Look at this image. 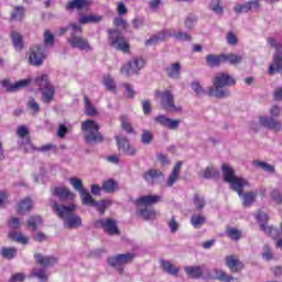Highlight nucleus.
I'll list each match as a JSON object with an SVG mask.
<instances>
[{
	"mask_svg": "<svg viewBox=\"0 0 282 282\" xmlns=\"http://www.w3.org/2000/svg\"><path fill=\"white\" fill-rule=\"evenodd\" d=\"M223 177L238 195H241V188H246V186L250 185L246 178L235 175V170L226 164L223 165Z\"/></svg>",
	"mask_w": 282,
	"mask_h": 282,
	"instance_id": "7",
	"label": "nucleus"
},
{
	"mask_svg": "<svg viewBox=\"0 0 282 282\" xmlns=\"http://www.w3.org/2000/svg\"><path fill=\"white\" fill-rule=\"evenodd\" d=\"M161 267L167 274H171L172 276H177L180 274V268L175 267L173 263L166 260L161 261Z\"/></svg>",
	"mask_w": 282,
	"mask_h": 282,
	"instance_id": "32",
	"label": "nucleus"
},
{
	"mask_svg": "<svg viewBox=\"0 0 282 282\" xmlns=\"http://www.w3.org/2000/svg\"><path fill=\"white\" fill-rule=\"evenodd\" d=\"M113 24L116 25V28H118L119 30H127V28H129V23L127 22V20H124L121 17H117L113 19Z\"/></svg>",
	"mask_w": 282,
	"mask_h": 282,
	"instance_id": "54",
	"label": "nucleus"
},
{
	"mask_svg": "<svg viewBox=\"0 0 282 282\" xmlns=\"http://www.w3.org/2000/svg\"><path fill=\"white\" fill-rule=\"evenodd\" d=\"M11 39L13 43V47L18 51L21 52L23 50V36L19 32H11Z\"/></svg>",
	"mask_w": 282,
	"mask_h": 282,
	"instance_id": "35",
	"label": "nucleus"
},
{
	"mask_svg": "<svg viewBox=\"0 0 282 282\" xmlns=\"http://www.w3.org/2000/svg\"><path fill=\"white\" fill-rule=\"evenodd\" d=\"M209 10L218 17H224V3L221 0H212L209 2Z\"/></svg>",
	"mask_w": 282,
	"mask_h": 282,
	"instance_id": "34",
	"label": "nucleus"
},
{
	"mask_svg": "<svg viewBox=\"0 0 282 282\" xmlns=\"http://www.w3.org/2000/svg\"><path fill=\"white\" fill-rule=\"evenodd\" d=\"M162 202V196L160 195H145L141 196L135 200L138 208L140 206H153V204H160Z\"/></svg>",
	"mask_w": 282,
	"mask_h": 282,
	"instance_id": "18",
	"label": "nucleus"
},
{
	"mask_svg": "<svg viewBox=\"0 0 282 282\" xmlns=\"http://www.w3.org/2000/svg\"><path fill=\"white\" fill-rule=\"evenodd\" d=\"M31 83H32V79H30V78L21 79V80L15 82V83L13 84V89H14L15 91H19V89H23V88H25V87H29V86L31 85Z\"/></svg>",
	"mask_w": 282,
	"mask_h": 282,
	"instance_id": "51",
	"label": "nucleus"
},
{
	"mask_svg": "<svg viewBox=\"0 0 282 282\" xmlns=\"http://www.w3.org/2000/svg\"><path fill=\"white\" fill-rule=\"evenodd\" d=\"M9 237L13 241H17L18 243H22V246H26V243L30 241V238H28V236H23V234L17 232V231L10 232Z\"/></svg>",
	"mask_w": 282,
	"mask_h": 282,
	"instance_id": "40",
	"label": "nucleus"
},
{
	"mask_svg": "<svg viewBox=\"0 0 282 282\" xmlns=\"http://www.w3.org/2000/svg\"><path fill=\"white\" fill-rule=\"evenodd\" d=\"M91 6L90 0H70L66 4V10H87Z\"/></svg>",
	"mask_w": 282,
	"mask_h": 282,
	"instance_id": "23",
	"label": "nucleus"
},
{
	"mask_svg": "<svg viewBox=\"0 0 282 282\" xmlns=\"http://www.w3.org/2000/svg\"><path fill=\"white\" fill-rule=\"evenodd\" d=\"M21 149L25 151V153H30L32 151H36V148L32 144V141H30V138H25L22 140Z\"/></svg>",
	"mask_w": 282,
	"mask_h": 282,
	"instance_id": "53",
	"label": "nucleus"
},
{
	"mask_svg": "<svg viewBox=\"0 0 282 282\" xmlns=\"http://www.w3.org/2000/svg\"><path fill=\"white\" fill-rule=\"evenodd\" d=\"M271 202L274 204L281 205L282 204V191L281 188H273L270 192Z\"/></svg>",
	"mask_w": 282,
	"mask_h": 282,
	"instance_id": "44",
	"label": "nucleus"
},
{
	"mask_svg": "<svg viewBox=\"0 0 282 282\" xmlns=\"http://www.w3.org/2000/svg\"><path fill=\"white\" fill-rule=\"evenodd\" d=\"M263 253H262V259L264 261H272L274 259V253H272V249L270 248V246L265 245L263 247Z\"/></svg>",
	"mask_w": 282,
	"mask_h": 282,
	"instance_id": "59",
	"label": "nucleus"
},
{
	"mask_svg": "<svg viewBox=\"0 0 282 282\" xmlns=\"http://www.w3.org/2000/svg\"><path fill=\"white\" fill-rule=\"evenodd\" d=\"M217 175H219V172L215 170L213 165H209L199 172V177H204L205 180H212V177H217Z\"/></svg>",
	"mask_w": 282,
	"mask_h": 282,
	"instance_id": "36",
	"label": "nucleus"
},
{
	"mask_svg": "<svg viewBox=\"0 0 282 282\" xmlns=\"http://www.w3.org/2000/svg\"><path fill=\"white\" fill-rule=\"evenodd\" d=\"M32 199L30 197H26L19 202L17 210L19 215H25L29 210H32Z\"/></svg>",
	"mask_w": 282,
	"mask_h": 282,
	"instance_id": "28",
	"label": "nucleus"
},
{
	"mask_svg": "<svg viewBox=\"0 0 282 282\" xmlns=\"http://www.w3.org/2000/svg\"><path fill=\"white\" fill-rule=\"evenodd\" d=\"M70 35L67 39V43L73 47V50H79L80 52H94V46L89 43V40L83 37V26L74 22L70 23Z\"/></svg>",
	"mask_w": 282,
	"mask_h": 282,
	"instance_id": "4",
	"label": "nucleus"
},
{
	"mask_svg": "<svg viewBox=\"0 0 282 282\" xmlns=\"http://www.w3.org/2000/svg\"><path fill=\"white\" fill-rule=\"evenodd\" d=\"M28 228H30L31 230H36V228H39V226H41L43 224V219L41 218V216H31L28 221Z\"/></svg>",
	"mask_w": 282,
	"mask_h": 282,
	"instance_id": "42",
	"label": "nucleus"
},
{
	"mask_svg": "<svg viewBox=\"0 0 282 282\" xmlns=\"http://www.w3.org/2000/svg\"><path fill=\"white\" fill-rule=\"evenodd\" d=\"M184 270L185 274L189 276V279H217L218 281H224V278L226 276L224 271L218 269H209L206 267V264L185 267Z\"/></svg>",
	"mask_w": 282,
	"mask_h": 282,
	"instance_id": "3",
	"label": "nucleus"
},
{
	"mask_svg": "<svg viewBox=\"0 0 282 282\" xmlns=\"http://www.w3.org/2000/svg\"><path fill=\"white\" fill-rule=\"evenodd\" d=\"M166 39H175L176 41L187 42L191 41L192 36L189 33L182 30L177 31L175 29H166L147 40L145 45L148 47L151 45H158V43H162V41H166Z\"/></svg>",
	"mask_w": 282,
	"mask_h": 282,
	"instance_id": "5",
	"label": "nucleus"
},
{
	"mask_svg": "<svg viewBox=\"0 0 282 282\" xmlns=\"http://www.w3.org/2000/svg\"><path fill=\"white\" fill-rule=\"evenodd\" d=\"M156 98H160L161 107L169 113H180L182 107L175 105V96L170 89L163 91H156Z\"/></svg>",
	"mask_w": 282,
	"mask_h": 282,
	"instance_id": "9",
	"label": "nucleus"
},
{
	"mask_svg": "<svg viewBox=\"0 0 282 282\" xmlns=\"http://www.w3.org/2000/svg\"><path fill=\"white\" fill-rule=\"evenodd\" d=\"M108 42L110 47H113L119 52H123L124 54L129 52V43L127 42L124 36H122L120 32H118V30H108Z\"/></svg>",
	"mask_w": 282,
	"mask_h": 282,
	"instance_id": "10",
	"label": "nucleus"
},
{
	"mask_svg": "<svg viewBox=\"0 0 282 282\" xmlns=\"http://www.w3.org/2000/svg\"><path fill=\"white\" fill-rule=\"evenodd\" d=\"M254 166H259L260 169H262V171H265L267 173H274V166L265 162L256 161Z\"/></svg>",
	"mask_w": 282,
	"mask_h": 282,
	"instance_id": "60",
	"label": "nucleus"
},
{
	"mask_svg": "<svg viewBox=\"0 0 282 282\" xmlns=\"http://www.w3.org/2000/svg\"><path fill=\"white\" fill-rule=\"evenodd\" d=\"M82 131H84L86 144H100L104 140L102 134L100 133V126L94 120L82 122Z\"/></svg>",
	"mask_w": 282,
	"mask_h": 282,
	"instance_id": "6",
	"label": "nucleus"
},
{
	"mask_svg": "<svg viewBox=\"0 0 282 282\" xmlns=\"http://www.w3.org/2000/svg\"><path fill=\"white\" fill-rule=\"evenodd\" d=\"M119 259L121 261V265H127L129 263H133V259H135V254L134 253H123V254H118Z\"/></svg>",
	"mask_w": 282,
	"mask_h": 282,
	"instance_id": "48",
	"label": "nucleus"
},
{
	"mask_svg": "<svg viewBox=\"0 0 282 282\" xmlns=\"http://www.w3.org/2000/svg\"><path fill=\"white\" fill-rule=\"evenodd\" d=\"M194 205L197 210H203L204 206H206V199L203 196L195 195L194 196Z\"/></svg>",
	"mask_w": 282,
	"mask_h": 282,
	"instance_id": "58",
	"label": "nucleus"
},
{
	"mask_svg": "<svg viewBox=\"0 0 282 282\" xmlns=\"http://www.w3.org/2000/svg\"><path fill=\"white\" fill-rule=\"evenodd\" d=\"M51 208L54 210L57 217H59V219H63L64 228L68 230H74L83 226V219L80 218V216L74 214V212L76 210L75 205H58V203L51 200Z\"/></svg>",
	"mask_w": 282,
	"mask_h": 282,
	"instance_id": "1",
	"label": "nucleus"
},
{
	"mask_svg": "<svg viewBox=\"0 0 282 282\" xmlns=\"http://www.w3.org/2000/svg\"><path fill=\"white\" fill-rule=\"evenodd\" d=\"M52 195L58 197L61 202H73L74 197H76L69 187H55L52 189Z\"/></svg>",
	"mask_w": 282,
	"mask_h": 282,
	"instance_id": "15",
	"label": "nucleus"
},
{
	"mask_svg": "<svg viewBox=\"0 0 282 282\" xmlns=\"http://www.w3.org/2000/svg\"><path fill=\"white\" fill-rule=\"evenodd\" d=\"M104 85L109 89V91H116V82H113L111 76L107 75L104 77Z\"/></svg>",
	"mask_w": 282,
	"mask_h": 282,
	"instance_id": "57",
	"label": "nucleus"
},
{
	"mask_svg": "<svg viewBox=\"0 0 282 282\" xmlns=\"http://www.w3.org/2000/svg\"><path fill=\"white\" fill-rule=\"evenodd\" d=\"M191 87L193 91H195L196 96H204V94L208 95V90H204V87H202V84H199V82H193L191 84Z\"/></svg>",
	"mask_w": 282,
	"mask_h": 282,
	"instance_id": "52",
	"label": "nucleus"
},
{
	"mask_svg": "<svg viewBox=\"0 0 282 282\" xmlns=\"http://www.w3.org/2000/svg\"><path fill=\"white\" fill-rule=\"evenodd\" d=\"M116 140L119 147V151H122L126 153V155H135V153H138V150L131 147L127 137H116Z\"/></svg>",
	"mask_w": 282,
	"mask_h": 282,
	"instance_id": "17",
	"label": "nucleus"
},
{
	"mask_svg": "<svg viewBox=\"0 0 282 282\" xmlns=\"http://www.w3.org/2000/svg\"><path fill=\"white\" fill-rule=\"evenodd\" d=\"M165 73L169 76V78H173L174 80L180 79V76L182 74V64H180V62L170 64L165 68Z\"/></svg>",
	"mask_w": 282,
	"mask_h": 282,
	"instance_id": "20",
	"label": "nucleus"
},
{
	"mask_svg": "<svg viewBox=\"0 0 282 282\" xmlns=\"http://www.w3.org/2000/svg\"><path fill=\"white\" fill-rule=\"evenodd\" d=\"M226 264L231 272H239L243 270V262L235 256H228L226 258Z\"/></svg>",
	"mask_w": 282,
	"mask_h": 282,
	"instance_id": "22",
	"label": "nucleus"
},
{
	"mask_svg": "<svg viewBox=\"0 0 282 282\" xmlns=\"http://www.w3.org/2000/svg\"><path fill=\"white\" fill-rule=\"evenodd\" d=\"M28 109H31L33 113H39L41 107L39 106V102L33 98H29V101L26 104Z\"/></svg>",
	"mask_w": 282,
	"mask_h": 282,
	"instance_id": "56",
	"label": "nucleus"
},
{
	"mask_svg": "<svg viewBox=\"0 0 282 282\" xmlns=\"http://www.w3.org/2000/svg\"><path fill=\"white\" fill-rule=\"evenodd\" d=\"M141 142L142 144H145V147H148V144H151V142H153V133H151V131L149 130H143L141 134Z\"/></svg>",
	"mask_w": 282,
	"mask_h": 282,
	"instance_id": "50",
	"label": "nucleus"
},
{
	"mask_svg": "<svg viewBox=\"0 0 282 282\" xmlns=\"http://www.w3.org/2000/svg\"><path fill=\"white\" fill-rule=\"evenodd\" d=\"M154 121L158 122V124H161V127H165L166 129H171L174 131L180 127V119H171L164 115H159L154 118Z\"/></svg>",
	"mask_w": 282,
	"mask_h": 282,
	"instance_id": "16",
	"label": "nucleus"
},
{
	"mask_svg": "<svg viewBox=\"0 0 282 282\" xmlns=\"http://www.w3.org/2000/svg\"><path fill=\"white\" fill-rule=\"evenodd\" d=\"M243 61L242 55H237L235 53L223 54V63H228L229 65H239Z\"/></svg>",
	"mask_w": 282,
	"mask_h": 282,
	"instance_id": "31",
	"label": "nucleus"
},
{
	"mask_svg": "<svg viewBox=\"0 0 282 282\" xmlns=\"http://www.w3.org/2000/svg\"><path fill=\"white\" fill-rule=\"evenodd\" d=\"M162 175V171L160 170H148L142 174L143 180L149 184L150 186H153L155 182H158V178Z\"/></svg>",
	"mask_w": 282,
	"mask_h": 282,
	"instance_id": "24",
	"label": "nucleus"
},
{
	"mask_svg": "<svg viewBox=\"0 0 282 282\" xmlns=\"http://www.w3.org/2000/svg\"><path fill=\"white\" fill-rule=\"evenodd\" d=\"M34 82L37 87H40L42 102H44V105H50L52 100H54V96L56 94V88H54V85L50 83V77L47 75H40L34 79Z\"/></svg>",
	"mask_w": 282,
	"mask_h": 282,
	"instance_id": "8",
	"label": "nucleus"
},
{
	"mask_svg": "<svg viewBox=\"0 0 282 282\" xmlns=\"http://www.w3.org/2000/svg\"><path fill=\"white\" fill-rule=\"evenodd\" d=\"M45 48L41 45H33L29 51V64L34 67H41L43 65V61H45Z\"/></svg>",
	"mask_w": 282,
	"mask_h": 282,
	"instance_id": "11",
	"label": "nucleus"
},
{
	"mask_svg": "<svg viewBox=\"0 0 282 282\" xmlns=\"http://www.w3.org/2000/svg\"><path fill=\"white\" fill-rule=\"evenodd\" d=\"M80 198H82V204H84L85 206H93L94 204H96V199H94V197H91V194H89V191L84 189L79 193Z\"/></svg>",
	"mask_w": 282,
	"mask_h": 282,
	"instance_id": "39",
	"label": "nucleus"
},
{
	"mask_svg": "<svg viewBox=\"0 0 282 282\" xmlns=\"http://www.w3.org/2000/svg\"><path fill=\"white\" fill-rule=\"evenodd\" d=\"M111 206V200L104 199L100 202L95 200V204L93 205V208H96L99 213V215H105V210H107Z\"/></svg>",
	"mask_w": 282,
	"mask_h": 282,
	"instance_id": "37",
	"label": "nucleus"
},
{
	"mask_svg": "<svg viewBox=\"0 0 282 282\" xmlns=\"http://www.w3.org/2000/svg\"><path fill=\"white\" fill-rule=\"evenodd\" d=\"M237 82L228 73H219L214 78V86L207 88V96L212 98H230V90L226 87L236 85Z\"/></svg>",
	"mask_w": 282,
	"mask_h": 282,
	"instance_id": "2",
	"label": "nucleus"
},
{
	"mask_svg": "<svg viewBox=\"0 0 282 282\" xmlns=\"http://www.w3.org/2000/svg\"><path fill=\"white\" fill-rule=\"evenodd\" d=\"M259 122L265 129L279 133L282 131V123L280 120L274 119L273 117H260Z\"/></svg>",
	"mask_w": 282,
	"mask_h": 282,
	"instance_id": "14",
	"label": "nucleus"
},
{
	"mask_svg": "<svg viewBox=\"0 0 282 282\" xmlns=\"http://www.w3.org/2000/svg\"><path fill=\"white\" fill-rule=\"evenodd\" d=\"M121 129L127 131L128 133H133V127L131 126V121H129V117L127 115H122L120 117Z\"/></svg>",
	"mask_w": 282,
	"mask_h": 282,
	"instance_id": "43",
	"label": "nucleus"
},
{
	"mask_svg": "<svg viewBox=\"0 0 282 282\" xmlns=\"http://www.w3.org/2000/svg\"><path fill=\"white\" fill-rule=\"evenodd\" d=\"M268 43L270 44V47H273L276 51L275 54H279L281 56V54H282V44L279 43L276 40H274L272 37L268 39Z\"/></svg>",
	"mask_w": 282,
	"mask_h": 282,
	"instance_id": "62",
	"label": "nucleus"
},
{
	"mask_svg": "<svg viewBox=\"0 0 282 282\" xmlns=\"http://www.w3.org/2000/svg\"><path fill=\"white\" fill-rule=\"evenodd\" d=\"M227 236L232 241H239V239H241V231L237 228H228L227 229Z\"/></svg>",
	"mask_w": 282,
	"mask_h": 282,
	"instance_id": "49",
	"label": "nucleus"
},
{
	"mask_svg": "<svg viewBox=\"0 0 282 282\" xmlns=\"http://www.w3.org/2000/svg\"><path fill=\"white\" fill-rule=\"evenodd\" d=\"M108 264L110 265V268H113L115 270H117V272H119V274H122V272H124V267L120 260V256H115L108 259Z\"/></svg>",
	"mask_w": 282,
	"mask_h": 282,
	"instance_id": "33",
	"label": "nucleus"
},
{
	"mask_svg": "<svg viewBox=\"0 0 282 282\" xmlns=\"http://www.w3.org/2000/svg\"><path fill=\"white\" fill-rule=\"evenodd\" d=\"M205 61L208 67H219L221 63H224V54H220V55L209 54L206 56Z\"/></svg>",
	"mask_w": 282,
	"mask_h": 282,
	"instance_id": "27",
	"label": "nucleus"
},
{
	"mask_svg": "<svg viewBox=\"0 0 282 282\" xmlns=\"http://www.w3.org/2000/svg\"><path fill=\"white\" fill-rule=\"evenodd\" d=\"M101 189L105 191V193H116V191H118V184L112 178H109L104 181Z\"/></svg>",
	"mask_w": 282,
	"mask_h": 282,
	"instance_id": "38",
	"label": "nucleus"
},
{
	"mask_svg": "<svg viewBox=\"0 0 282 282\" xmlns=\"http://www.w3.org/2000/svg\"><path fill=\"white\" fill-rule=\"evenodd\" d=\"M182 171V161H178L175 166L172 170V173L170 174L167 181H166V186L171 188L175 182L180 180V173Z\"/></svg>",
	"mask_w": 282,
	"mask_h": 282,
	"instance_id": "25",
	"label": "nucleus"
},
{
	"mask_svg": "<svg viewBox=\"0 0 282 282\" xmlns=\"http://www.w3.org/2000/svg\"><path fill=\"white\" fill-rule=\"evenodd\" d=\"M142 67H144V58L134 57L121 67L120 73L123 76H131V74H138Z\"/></svg>",
	"mask_w": 282,
	"mask_h": 282,
	"instance_id": "12",
	"label": "nucleus"
},
{
	"mask_svg": "<svg viewBox=\"0 0 282 282\" xmlns=\"http://www.w3.org/2000/svg\"><path fill=\"white\" fill-rule=\"evenodd\" d=\"M269 219H270V218L268 217V214H265V212H258V214H257V220L259 221L260 226H261L262 224L268 225V220H269Z\"/></svg>",
	"mask_w": 282,
	"mask_h": 282,
	"instance_id": "64",
	"label": "nucleus"
},
{
	"mask_svg": "<svg viewBox=\"0 0 282 282\" xmlns=\"http://www.w3.org/2000/svg\"><path fill=\"white\" fill-rule=\"evenodd\" d=\"M270 76H274V74H282V56L278 53L273 55V61L269 65L268 69Z\"/></svg>",
	"mask_w": 282,
	"mask_h": 282,
	"instance_id": "19",
	"label": "nucleus"
},
{
	"mask_svg": "<svg viewBox=\"0 0 282 282\" xmlns=\"http://www.w3.org/2000/svg\"><path fill=\"white\" fill-rule=\"evenodd\" d=\"M122 87L126 89L127 98H135V90L133 89V86H131L130 84H123Z\"/></svg>",
	"mask_w": 282,
	"mask_h": 282,
	"instance_id": "63",
	"label": "nucleus"
},
{
	"mask_svg": "<svg viewBox=\"0 0 282 282\" xmlns=\"http://www.w3.org/2000/svg\"><path fill=\"white\" fill-rule=\"evenodd\" d=\"M17 248L14 247H8V248H2L1 250V256L3 257V259H14V257H17Z\"/></svg>",
	"mask_w": 282,
	"mask_h": 282,
	"instance_id": "46",
	"label": "nucleus"
},
{
	"mask_svg": "<svg viewBox=\"0 0 282 282\" xmlns=\"http://www.w3.org/2000/svg\"><path fill=\"white\" fill-rule=\"evenodd\" d=\"M137 215H139V217H142V219H144L145 221L155 219V217L158 216V214L155 213V209H151L147 207L138 209Z\"/></svg>",
	"mask_w": 282,
	"mask_h": 282,
	"instance_id": "30",
	"label": "nucleus"
},
{
	"mask_svg": "<svg viewBox=\"0 0 282 282\" xmlns=\"http://www.w3.org/2000/svg\"><path fill=\"white\" fill-rule=\"evenodd\" d=\"M79 23H82V25H87V23H100V21H102V15H98V14H88V15H79L78 19Z\"/></svg>",
	"mask_w": 282,
	"mask_h": 282,
	"instance_id": "29",
	"label": "nucleus"
},
{
	"mask_svg": "<svg viewBox=\"0 0 282 282\" xmlns=\"http://www.w3.org/2000/svg\"><path fill=\"white\" fill-rule=\"evenodd\" d=\"M95 228H102L108 235H120L116 220L111 218L98 219L95 221Z\"/></svg>",
	"mask_w": 282,
	"mask_h": 282,
	"instance_id": "13",
	"label": "nucleus"
},
{
	"mask_svg": "<svg viewBox=\"0 0 282 282\" xmlns=\"http://www.w3.org/2000/svg\"><path fill=\"white\" fill-rule=\"evenodd\" d=\"M258 195L257 192H247L243 194V187H241V195H239V197L242 199V206L245 208H250V206L254 204Z\"/></svg>",
	"mask_w": 282,
	"mask_h": 282,
	"instance_id": "21",
	"label": "nucleus"
},
{
	"mask_svg": "<svg viewBox=\"0 0 282 282\" xmlns=\"http://www.w3.org/2000/svg\"><path fill=\"white\" fill-rule=\"evenodd\" d=\"M54 34L48 30L44 31V45H46V47H52L54 45Z\"/></svg>",
	"mask_w": 282,
	"mask_h": 282,
	"instance_id": "55",
	"label": "nucleus"
},
{
	"mask_svg": "<svg viewBox=\"0 0 282 282\" xmlns=\"http://www.w3.org/2000/svg\"><path fill=\"white\" fill-rule=\"evenodd\" d=\"M69 184H72L74 191H77V193H83V191H85V188L83 187V180L78 178V177H70L69 178Z\"/></svg>",
	"mask_w": 282,
	"mask_h": 282,
	"instance_id": "47",
	"label": "nucleus"
},
{
	"mask_svg": "<svg viewBox=\"0 0 282 282\" xmlns=\"http://www.w3.org/2000/svg\"><path fill=\"white\" fill-rule=\"evenodd\" d=\"M191 224L194 228H202L206 224V217L202 215H193L191 218Z\"/></svg>",
	"mask_w": 282,
	"mask_h": 282,
	"instance_id": "45",
	"label": "nucleus"
},
{
	"mask_svg": "<svg viewBox=\"0 0 282 282\" xmlns=\"http://www.w3.org/2000/svg\"><path fill=\"white\" fill-rule=\"evenodd\" d=\"M23 19H25V7L14 6L10 13V20L21 22Z\"/></svg>",
	"mask_w": 282,
	"mask_h": 282,
	"instance_id": "26",
	"label": "nucleus"
},
{
	"mask_svg": "<svg viewBox=\"0 0 282 282\" xmlns=\"http://www.w3.org/2000/svg\"><path fill=\"white\" fill-rule=\"evenodd\" d=\"M195 23H197V17H195L194 14H189L186 17L185 28H187V30H193V28H195Z\"/></svg>",
	"mask_w": 282,
	"mask_h": 282,
	"instance_id": "61",
	"label": "nucleus"
},
{
	"mask_svg": "<svg viewBox=\"0 0 282 282\" xmlns=\"http://www.w3.org/2000/svg\"><path fill=\"white\" fill-rule=\"evenodd\" d=\"M84 107H85V113L86 116H96L98 111L96 110V107H94V104L89 100V97L84 96Z\"/></svg>",
	"mask_w": 282,
	"mask_h": 282,
	"instance_id": "41",
	"label": "nucleus"
}]
</instances>
